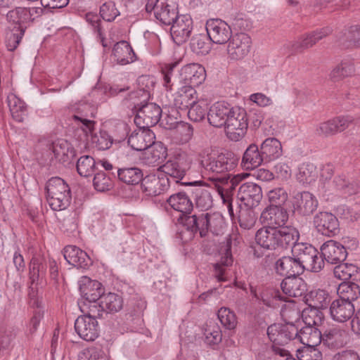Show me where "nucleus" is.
I'll return each instance as SVG.
<instances>
[{
    "label": "nucleus",
    "instance_id": "1",
    "mask_svg": "<svg viewBox=\"0 0 360 360\" xmlns=\"http://www.w3.org/2000/svg\"><path fill=\"white\" fill-rule=\"evenodd\" d=\"M46 200L55 211L65 210L70 204L71 191L68 184L61 178L52 177L46 184Z\"/></svg>",
    "mask_w": 360,
    "mask_h": 360
},
{
    "label": "nucleus",
    "instance_id": "2",
    "mask_svg": "<svg viewBox=\"0 0 360 360\" xmlns=\"http://www.w3.org/2000/svg\"><path fill=\"white\" fill-rule=\"evenodd\" d=\"M83 110L79 109L77 114L72 116L73 120L86 136L90 135L91 142L100 150H105L110 148L113 143V139L105 131H100L99 134L94 133L96 122L87 118L86 115L82 113Z\"/></svg>",
    "mask_w": 360,
    "mask_h": 360
},
{
    "label": "nucleus",
    "instance_id": "3",
    "mask_svg": "<svg viewBox=\"0 0 360 360\" xmlns=\"http://www.w3.org/2000/svg\"><path fill=\"white\" fill-rule=\"evenodd\" d=\"M238 160L233 153H220L217 155L201 157L200 164L209 174H219L229 172L238 165Z\"/></svg>",
    "mask_w": 360,
    "mask_h": 360
},
{
    "label": "nucleus",
    "instance_id": "4",
    "mask_svg": "<svg viewBox=\"0 0 360 360\" xmlns=\"http://www.w3.org/2000/svg\"><path fill=\"white\" fill-rule=\"evenodd\" d=\"M248 127V115L245 110L233 107L224 127L227 137L231 141H239L245 135Z\"/></svg>",
    "mask_w": 360,
    "mask_h": 360
},
{
    "label": "nucleus",
    "instance_id": "5",
    "mask_svg": "<svg viewBox=\"0 0 360 360\" xmlns=\"http://www.w3.org/2000/svg\"><path fill=\"white\" fill-rule=\"evenodd\" d=\"M333 32L330 27H324L306 33L297 39L288 42L285 47L291 55L302 53L305 49L314 46L317 42L329 36Z\"/></svg>",
    "mask_w": 360,
    "mask_h": 360
},
{
    "label": "nucleus",
    "instance_id": "6",
    "mask_svg": "<svg viewBox=\"0 0 360 360\" xmlns=\"http://www.w3.org/2000/svg\"><path fill=\"white\" fill-rule=\"evenodd\" d=\"M141 105L134 103V123L139 128H148L155 126L162 115V109L153 103H146Z\"/></svg>",
    "mask_w": 360,
    "mask_h": 360
},
{
    "label": "nucleus",
    "instance_id": "7",
    "mask_svg": "<svg viewBox=\"0 0 360 360\" xmlns=\"http://www.w3.org/2000/svg\"><path fill=\"white\" fill-rule=\"evenodd\" d=\"M119 15V11L116 8L115 4L112 1L105 3L101 6L100 15L93 13H88L86 14V22L91 26L94 32L97 33V35L101 39L102 45L104 47L106 46L107 44H105V38L101 25V18L107 22H111Z\"/></svg>",
    "mask_w": 360,
    "mask_h": 360
},
{
    "label": "nucleus",
    "instance_id": "8",
    "mask_svg": "<svg viewBox=\"0 0 360 360\" xmlns=\"http://www.w3.org/2000/svg\"><path fill=\"white\" fill-rule=\"evenodd\" d=\"M191 159L186 153H178L160 167L162 174L173 179L175 183H179L191 168Z\"/></svg>",
    "mask_w": 360,
    "mask_h": 360
},
{
    "label": "nucleus",
    "instance_id": "9",
    "mask_svg": "<svg viewBox=\"0 0 360 360\" xmlns=\"http://www.w3.org/2000/svg\"><path fill=\"white\" fill-rule=\"evenodd\" d=\"M228 42V57L233 60H239L248 56L252 45L250 37L244 32L234 34Z\"/></svg>",
    "mask_w": 360,
    "mask_h": 360
},
{
    "label": "nucleus",
    "instance_id": "10",
    "mask_svg": "<svg viewBox=\"0 0 360 360\" xmlns=\"http://www.w3.org/2000/svg\"><path fill=\"white\" fill-rule=\"evenodd\" d=\"M313 224L318 233L328 237H333L340 231L337 217L328 212H319L313 219Z\"/></svg>",
    "mask_w": 360,
    "mask_h": 360
},
{
    "label": "nucleus",
    "instance_id": "11",
    "mask_svg": "<svg viewBox=\"0 0 360 360\" xmlns=\"http://www.w3.org/2000/svg\"><path fill=\"white\" fill-rule=\"evenodd\" d=\"M205 27L209 40L214 44H224L232 37L231 27L221 19L208 20Z\"/></svg>",
    "mask_w": 360,
    "mask_h": 360
},
{
    "label": "nucleus",
    "instance_id": "12",
    "mask_svg": "<svg viewBox=\"0 0 360 360\" xmlns=\"http://www.w3.org/2000/svg\"><path fill=\"white\" fill-rule=\"evenodd\" d=\"M205 70L198 63L184 65L179 71L178 82L179 85L198 86L205 79Z\"/></svg>",
    "mask_w": 360,
    "mask_h": 360
},
{
    "label": "nucleus",
    "instance_id": "13",
    "mask_svg": "<svg viewBox=\"0 0 360 360\" xmlns=\"http://www.w3.org/2000/svg\"><path fill=\"white\" fill-rule=\"evenodd\" d=\"M297 328L295 324L274 323L267 328V335L275 345H284L290 340H295Z\"/></svg>",
    "mask_w": 360,
    "mask_h": 360
},
{
    "label": "nucleus",
    "instance_id": "14",
    "mask_svg": "<svg viewBox=\"0 0 360 360\" xmlns=\"http://www.w3.org/2000/svg\"><path fill=\"white\" fill-rule=\"evenodd\" d=\"M170 184V179L166 174H151L143 179L141 188L147 195L156 196L166 192L169 188Z\"/></svg>",
    "mask_w": 360,
    "mask_h": 360
},
{
    "label": "nucleus",
    "instance_id": "15",
    "mask_svg": "<svg viewBox=\"0 0 360 360\" xmlns=\"http://www.w3.org/2000/svg\"><path fill=\"white\" fill-rule=\"evenodd\" d=\"M159 0H148L146 4V11L148 13L154 11L155 17L164 25H171L177 18V8L174 6L162 4L161 6L157 5Z\"/></svg>",
    "mask_w": 360,
    "mask_h": 360
},
{
    "label": "nucleus",
    "instance_id": "16",
    "mask_svg": "<svg viewBox=\"0 0 360 360\" xmlns=\"http://www.w3.org/2000/svg\"><path fill=\"white\" fill-rule=\"evenodd\" d=\"M354 119L351 116H340L320 123L316 128V134L328 137L341 132L349 127Z\"/></svg>",
    "mask_w": 360,
    "mask_h": 360
},
{
    "label": "nucleus",
    "instance_id": "17",
    "mask_svg": "<svg viewBox=\"0 0 360 360\" xmlns=\"http://www.w3.org/2000/svg\"><path fill=\"white\" fill-rule=\"evenodd\" d=\"M237 198L246 207H255L262 199V188L253 182L244 183L239 187Z\"/></svg>",
    "mask_w": 360,
    "mask_h": 360
},
{
    "label": "nucleus",
    "instance_id": "18",
    "mask_svg": "<svg viewBox=\"0 0 360 360\" xmlns=\"http://www.w3.org/2000/svg\"><path fill=\"white\" fill-rule=\"evenodd\" d=\"M193 30V20L188 15H180L171 25L170 32L174 41L178 44L186 42Z\"/></svg>",
    "mask_w": 360,
    "mask_h": 360
},
{
    "label": "nucleus",
    "instance_id": "19",
    "mask_svg": "<svg viewBox=\"0 0 360 360\" xmlns=\"http://www.w3.org/2000/svg\"><path fill=\"white\" fill-rule=\"evenodd\" d=\"M288 219V213L283 207H275L269 205L260 215L262 223L267 225L268 227H282L285 226Z\"/></svg>",
    "mask_w": 360,
    "mask_h": 360
},
{
    "label": "nucleus",
    "instance_id": "20",
    "mask_svg": "<svg viewBox=\"0 0 360 360\" xmlns=\"http://www.w3.org/2000/svg\"><path fill=\"white\" fill-rule=\"evenodd\" d=\"M321 252L325 260L331 264L343 262L347 256L345 246L333 240L325 242L321 247Z\"/></svg>",
    "mask_w": 360,
    "mask_h": 360
},
{
    "label": "nucleus",
    "instance_id": "21",
    "mask_svg": "<svg viewBox=\"0 0 360 360\" xmlns=\"http://www.w3.org/2000/svg\"><path fill=\"white\" fill-rule=\"evenodd\" d=\"M207 213L198 215L184 214L179 217L178 221L191 234L199 232L201 238L207 236Z\"/></svg>",
    "mask_w": 360,
    "mask_h": 360
},
{
    "label": "nucleus",
    "instance_id": "22",
    "mask_svg": "<svg viewBox=\"0 0 360 360\" xmlns=\"http://www.w3.org/2000/svg\"><path fill=\"white\" fill-rule=\"evenodd\" d=\"M317 206L316 199L309 192L298 193L293 198V212L299 215L309 216L316 210Z\"/></svg>",
    "mask_w": 360,
    "mask_h": 360
},
{
    "label": "nucleus",
    "instance_id": "23",
    "mask_svg": "<svg viewBox=\"0 0 360 360\" xmlns=\"http://www.w3.org/2000/svg\"><path fill=\"white\" fill-rule=\"evenodd\" d=\"M155 136L148 128L134 130L128 137V144L134 150L142 151L149 148L153 143Z\"/></svg>",
    "mask_w": 360,
    "mask_h": 360
},
{
    "label": "nucleus",
    "instance_id": "24",
    "mask_svg": "<svg viewBox=\"0 0 360 360\" xmlns=\"http://www.w3.org/2000/svg\"><path fill=\"white\" fill-rule=\"evenodd\" d=\"M78 335L86 341H94L98 335V322L87 316H79L75 322Z\"/></svg>",
    "mask_w": 360,
    "mask_h": 360
},
{
    "label": "nucleus",
    "instance_id": "25",
    "mask_svg": "<svg viewBox=\"0 0 360 360\" xmlns=\"http://www.w3.org/2000/svg\"><path fill=\"white\" fill-rule=\"evenodd\" d=\"M78 285L82 300H100L104 294L102 283L88 276H82Z\"/></svg>",
    "mask_w": 360,
    "mask_h": 360
},
{
    "label": "nucleus",
    "instance_id": "26",
    "mask_svg": "<svg viewBox=\"0 0 360 360\" xmlns=\"http://www.w3.org/2000/svg\"><path fill=\"white\" fill-rule=\"evenodd\" d=\"M232 108L233 107L224 101L212 104L207 113V120L210 124L217 128L225 127Z\"/></svg>",
    "mask_w": 360,
    "mask_h": 360
},
{
    "label": "nucleus",
    "instance_id": "27",
    "mask_svg": "<svg viewBox=\"0 0 360 360\" xmlns=\"http://www.w3.org/2000/svg\"><path fill=\"white\" fill-rule=\"evenodd\" d=\"M183 184L195 186L192 193L197 207L202 210H207L212 207L213 200L210 191L212 188H213L212 184L209 186H202V181L188 182Z\"/></svg>",
    "mask_w": 360,
    "mask_h": 360
},
{
    "label": "nucleus",
    "instance_id": "28",
    "mask_svg": "<svg viewBox=\"0 0 360 360\" xmlns=\"http://www.w3.org/2000/svg\"><path fill=\"white\" fill-rule=\"evenodd\" d=\"M63 255L71 265L79 269H88L92 261L87 253L75 245H67L63 249Z\"/></svg>",
    "mask_w": 360,
    "mask_h": 360
},
{
    "label": "nucleus",
    "instance_id": "29",
    "mask_svg": "<svg viewBox=\"0 0 360 360\" xmlns=\"http://www.w3.org/2000/svg\"><path fill=\"white\" fill-rule=\"evenodd\" d=\"M112 58L113 61L120 65H126L136 60V56L127 41L117 42L112 49Z\"/></svg>",
    "mask_w": 360,
    "mask_h": 360
},
{
    "label": "nucleus",
    "instance_id": "30",
    "mask_svg": "<svg viewBox=\"0 0 360 360\" xmlns=\"http://www.w3.org/2000/svg\"><path fill=\"white\" fill-rule=\"evenodd\" d=\"M275 269L277 274L286 277L300 276L304 272L302 264L294 256H285L278 259L276 262Z\"/></svg>",
    "mask_w": 360,
    "mask_h": 360
},
{
    "label": "nucleus",
    "instance_id": "31",
    "mask_svg": "<svg viewBox=\"0 0 360 360\" xmlns=\"http://www.w3.org/2000/svg\"><path fill=\"white\" fill-rule=\"evenodd\" d=\"M347 333L342 327L332 326L322 333L321 342L328 347L339 348L346 344Z\"/></svg>",
    "mask_w": 360,
    "mask_h": 360
},
{
    "label": "nucleus",
    "instance_id": "32",
    "mask_svg": "<svg viewBox=\"0 0 360 360\" xmlns=\"http://www.w3.org/2000/svg\"><path fill=\"white\" fill-rule=\"evenodd\" d=\"M354 306L351 302H345L342 300H335L330 305V314L331 318L340 323L349 321L354 314Z\"/></svg>",
    "mask_w": 360,
    "mask_h": 360
},
{
    "label": "nucleus",
    "instance_id": "33",
    "mask_svg": "<svg viewBox=\"0 0 360 360\" xmlns=\"http://www.w3.org/2000/svg\"><path fill=\"white\" fill-rule=\"evenodd\" d=\"M198 100L197 91L195 87L180 85L174 95L173 105L181 110H188Z\"/></svg>",
    "mask_w": 360,
    "mask_h": 360
},
{
    "label": "nucleus",
    "instance_id": "34",
    "mask_svg": "<svg viewBox=\"0 0 360 360\" xmlns=\"http://www.w3.org/2000/svg\"><path fill=\"white\" fill-rule=\"evenodd\" d=\"M284 294L289 297H297L306 295V282L299 276L285 277L281 283Z\"/></svg>",
    "mask_w": 360,
    "mask_h": 360
},
{
    "label": "nucleus",
    "instance_id": "35",
    "mask_svg": "<svg viewBox=\"0 0 360 360\" xmlns=\"http://www.w3.org/2000/svg\"><path fill=\"white\" fill-rule=\"evenodd\" d=\"M265 160L262 154L261 149L255 143L250 144L245 150L241 165L246 170L254 169L260 166Z\"/></svg>",
    "mask_w": 360,
    "mask_h": 360
},
{
    "label": "nucleus",
    "instance_id": "36",
    "mask_svg": "<svg viewBox=\"0 0 360 360\" xmlns=\"http://www.w3.org/2000/svg\"><path fill=\"white\" fill-rule=\"evenodd\" d=\"M277 229L275 227L264 226L259 229L255 234L256 243L266 250L278 249V238H276Z\"/></svg>",
    "mask_w": 360,
    "mask_h": 360
},
{
    "label": "nucleus",
    "instance_id": "37",
    "mask_svg": "<svg viewBox=\"0 0 360 360\" xmlns=\"http://www.w3.org/2000/svg\"><path fill=\"white\" fill-rule=\"evenodd\" d=\"M306 304L312 309L317 310L326 309L330 302L329 293L321 289H316L309 291L304 295Z\"/></svg>",
    "mask_w": 360,
    "mask_h": 360
},
{
    "label": "nucleus",
    "instance_id": "38",
    "mask_svg": "<svg viewBox=\"0 0 360 360\" xmlns=\"http://www.w3.org/2000/svg\"><path fill=\"white\" fill-rule=\"evenodd\" d=\"M300 237L299 231L290 226H283L277 229L276 238H278V249H286L288 247L297 244Z\"/></svg>",
    "mask_w": 360,
    "mask_h": 360
},
{
    "label": "nucleus",
    "instance_id": "39",
    "mask_svg": "<svg viewBox=\"0 0 360 360\" xmlns=\"http://www.w3.org/2000/svg\"><path fill=\"white\" fill-rule=\"evenodd\" d=\"M322 333L316 326H303L297 329L296 340L305 346L316 347L321 342Z\"/></svg>",
    "mask_w": 360,
    "mask_h": 360
},
{
    "label": "nucleus",
    "instance_id": "40",
    "mask_svg": "<svg viewBox=\"0 0 360 360\" xmlns=\"http://www.w3.org/2000/svg\"><path fill=\"white\" fill-rule=\"evenodd\" d=\"M260 149L265 162H269L278 158L283 153L281 142L274 137L266 139L262 143Z\"/></svg>",
    "mask_w": 360,
    "mask_h": 360
},
{
    "label": "nucleus",
    "instance_id": "41",
    "mask_svg": "<svg viewBox=\"0 0 360 360\" xmlns=\"http://www.w3.org/2000/svg\"><path fill=\"white\" fill-rule=\"evenodd\" d=\"M167 202L174 210L181 213L179 217H182L184 214L189 215L193 210V203L184 192H179L170 195Z\"/></svg>",
    "mask_w": 360,
    "mask_h": 360
},
{
    "label": "nucleus",
    "instance_id": "42",
    "mask_svg": "<svg viewBox=\"0 0 360 360\" xmlns=\"http://www.w3.org/2000/svg\"><path fill=\"white\" fill-rule=\"evenodd\" d=\"M138 89L129 94V99L141 98L146 101L150 98V91L155 86V81L149 75H141L137 79Z\"/></svg>",
    "mask_w": 360,
    "mask_h": 360
},
{
    "label": "nucleus",
    "instance_id": "43",
    "mask_svg": "<svg viewBox=\"0 0 360 360\" xmlns=\"http://www.w3.org/2000/svg\"><path fill=\"white\" fill-rule=\"evenodd\" d=\"M231 238L226 239L224 245L221 247L220 253L221 254V259L214 264L215 276L218 281H223V275L225 271V266H229L233 263L231 255Z\"/></svg>",
    "mask_w": 360,
    "mask_h": 360
},
{
    "label": "nucleus",
    "instance_id": "44",
    "mask_svg": "<svg viewBox=\"0 0 360 360\" xmlns=\"http://www.w3.org/2000/svg\"><path fill=\"white\" fill-rule=\"evenodd\" d=\"M292 255L296 257L302 268L305 264H309L310 259L314 255H319V251L311 245L304 243H298L292 247Z\"/></svg>",
    "mask_w": 360,
    "mask_h": 360
},
{
    "label": "nucleus",
    "instance_id": "45",
    "mask_svg": "<svg viewBox=\"0 0 360 360\" xmlns=\"http://www.w3.org/2000/svg\"><path fill=\"white\" fill-rule=\"evenodd\" d=\"M7 102L12 117L18 122H22L28 114L25 103L13 94L8 96Z\"/></svg>",
    "mask_w": 360,
    "mask_h": 360
},
{
    "label": "nucleus",
    "instance_id": "46",
    "mask_svg": "<svg viewBox=\"0 0 360 360\" xmlns=\"http://www.w3.org/2000/svg\"><path fill=\"white\" fill-rule=\"evenodd\" d=\"M103 307L107 314H115L120 311L124 307L122 295L115 292L104 293L101 297Z\"/></svg>",
    "mask_w": 360,
    "mask_h": 360
},
{
    "label": "nucleus",
    "instance_id": "47",
    "mask_svg": "<svg viewBox=\"0 0 360 360\" xmlns=\"http://www.w3.org/2000/svg\"><path fill=\"white\" fill-rule=\"evenodd\" d=\"M210 180L213 188L217 191L222 201L232 200L233 191L236 188L233 186V184H230L226 177H210Z\"/></svg>",
    "mask_w": 360,
    "mask_h": 360
},
{
    "label": "nucleus",
    "instance_id": "48",
    "mask_svg": "<svg viewBox=\"0 0 360 360\" xmlns=\"http://www.w3.org/2000/svg\"><path fill=\"white\" fill-rule=\"evenodd\" d=\"M79 307L83 316H87L96 320L97 318L102 317L105 312L101 300H82L79 302Z\"/></svg>",
    "mask_w": 360,
    "mask_h": 360
},
{
    "label": "nucleus",
    "instance_id": "49",
    "mask_svg": "<svg viewBox=\"0 0 360 360\" xmlns=\"http://www.w3.org/2000/svg\"><path fill=\"white\" fill-rule=\"evenodd\" d=\"M47 265L41 258L32 257L30 264V279L32 284L42 282L46 276Z\"/></svg>",
    "mask_w": 360,
    "mask_h": 360
},
{
    "label": "nucleus",
    "instance_id": "50",
    "mask_svg": "<svg viewBox=\"0 0 360 360\" xmlns=\"http://www.w3.org/2000/svg\"><path fill=\"white\" fill-rule=\"evenodd\" d=\"M338 295L339 300L345 302H351L356 300L360 295V288L355 283L342 282L338 288Z\"/></svg>",
    "mask_w": 360,
    "mask_h": 360
},
{
    "label": "nucleus",
    "instance_id": "51",
    "mask_svg": "<svg viewBox=\"0 0 360 360\" xmlns=\"http://www.w3.org/2000/svg\"><path fill=\"white\" fill-rule=\"evenodd\" d=\"M117 176L120 181L131 185L138 184L143 181V172L138 167H126L117 170Z\"/></svg>",
    "mask_w": 360,
    "mask_h": 360
},
{
    "label": "nucleus",
    "instance_id": "52",
    "mask_svg": "<svg viewBox=\"0 0 360 360\" xmlns=\"http://www.w3.org/2000/svg\"><path fill=\"white\" fill-rule=\"evenodd\" d=\"M205 342L210 345H217L222 340L220 326L213 320L208 321L204 328Z\"/></svg>",
    "mask_w": 360,
    "mask_h": 360
},
{
    "label": "nucleus",
    "instance_id": "53",
    "mask_svg": "<svg viewBox=\"0 0 360 360\" xmlns=\"http://www.w3.org/2000/svg\"><path fill=\"white\" fill-rule=\"evenodd\" d=\"M207 233L219 236L223 234L226 227L225 221L222 214L219 212L207 213Z\"/></svg>",
    "mask_w": 360,
    "mask_h": 360
},
{
    "label": "nucleus",
    "instance_id": "54",
    "mask_svg": "<svg viewBox=\"0 0 360 360\" xmlns=\"http://www.w3.org/2000/svg\"><path fill=\"white\" fill-rule=\"evenodd\" d=\"M208 37L204 34L194 35L191 39L190 46L193 52L198 55H205L210 50V43Z\"/></svg>",
    "mask_w": 360,
    "mask_h": 360
},
{
    "label": "nucleus",
    "instance_id": "55",
    "mask_svg": "<svg viewBox=\"0 0 360 360\" xmlns=\"http://www.w3.org/2000/svg\"><path fill=\"white\" fill-rule=\"evenodd\" d=\"M26 27L14 26L6 33V46L9 51L16 49L25 34Z\"/></svg>",
    "mask_w": 360,
    "mask_h": 360
},
{
    "label": "nucleus",
    "instance_id": "56",
    "mask_svg": "<svg viewBox=\"0 0 360 360\" xmlns=\"http://www.w3.org/2000/svg\"><path fill=\"white\" fill-rule=\"evenodd\" d=\"M29 13H27V8L17 7L13 10L10 11L7 15V20L16 27H26L25 24L29 21Z\"/></svg>",
    "mask_w": 360,
    "mask_h": 360
},
{
    "label": "nucleus",
    "instance_id": "57",
    "mask_svg": "<svg viewBox=\"0 0 360 360\" xmlns=\"http://www.w3.org/2000/svg\"><path fill=\"white\" fill-rule=\"evenodd\" d=\"M358 271L359 268L356 265L341 262L334 268L333 274L335 278L345 281L356 276Z\"/></svg>",
    "mask_w": 360,
    "mask_h": 360
},
{
    "label": "nucleus",
    "instance_id": "58",
    "mask_svg": "<svg viewBox=\"0 0 360 360\" xmlns=\"http://www.w3.org/2000/svg\"><path fill=\"white\" fill-rule=\"evenodd\" d=\"M96 162L90 155L80 157L77 162V171L78 174L84 177L91 176L95 172Z\"/></svg>",
    "mask_w": 360,
    "mask_h": 360
},
{
    "label": "nucleus",
    "instance_id": "59",
    "mask_svg": "<svg viewBox=\"0 0 360 360\" xmlns=\"http://www.w3.org/2000/svg\"><path fill=\"white\" fill-rule=\"evenodd\" d=\"M269 205L283 207L288 199L287 191L283 187H276L267 193Z\"/></svg>",
    "mask_w": 360,
    "mask_h": 360
},
{
    "label": "nucleus",
    "instance_id": "60",
    "mask_svg": "<svg viewBox=\"0 0 360 360\" xmlns=\"http://www.w3.org/2000/svg\"><path fill=\"white\" fill-rule=\"evenodd\" d=\"M217 316L222 326L228 330L236 328L238 321L235 313L227 307H221L217 312Z\"/></svg>",
    "mask_w": 360,
    "mask_h": 360
},
{
    "label": "nucleus",
    "instance_id": "61",
    "mask_svg": "<svg viewBox=\"0 0 360 360\" xmlns=\"http://www.w3.org/2000/svg\"><path fill=\"white\" fill-rule=\"evenodd\" d=\"M257 221V216L252 208L241 209L238 215L239 226L242 229L250 230Z\"/></svg>",
    "mask_w": 360,
    "mask_h": 360
},
{
    "label": "nucleus",
    "instance_id": "62",
    "mask_svg": "<svg viewBox=\"0 0 360 360\" xmlns=\"http://www.w3.org/2000/svg\"><path fill=\"white\" fill-rule=\"evenodd\" d=\"M188 118L198 122L203 120L207 116V106L203 101H195L188 109Z\"/></svg>",
    "mask_w": 360,
    "mask_h": 360
},
{
    "label": "nucleus",
    "instance_id": "63",
    "mask_svg": "<svg viewBox=\"0 0 360 360\" xmlns=\"http://www.w3.org/2000/svg\"><path fill=\"white\" fill-rule=\"evenodd\" d=\"M252 295L257 300H260L264 304L271 307L273 305V299L282 300V296L278 290L274 289H265L259 295L256 290L252 288L250 290Z\"/></svg>",
    "mask_w": 360,
    "mask_h": 360
},
{
    "label": "nucleus",
    "instance_id": "64",
    "mask_svg": "<svg viewBox=\"0 0 360 360\" xmlns=\"http://www.w3.org/2000/svg\"><path fill=\"white\" fill-rule=\"evenodd\" d=\"M316 176V169L311 164H302L299 167V172L297 174V180L304 184H309L315 181Z\"/></svg>",
    "mask_w": 360,
    "mask_h": 360
}]
</instances>
